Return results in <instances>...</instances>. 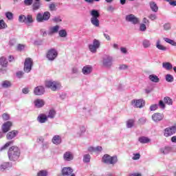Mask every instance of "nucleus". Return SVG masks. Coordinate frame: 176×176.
<instances>
[{"mask_svg": "<svg viewBox=\"0 0 176 176\" xmlns=\"http://www.w3.org/2000/svg\"><path fill=\"white\" fill-rule=\"evenodd\" d=\"M8 155L11 162H16L20 157V148L16 146H13L9 148Z\"/></svg>", "mask_w": 176, "mask_h": 176, "instance_id": "f257e3e1", "label": "nucleus"}, {"mask_svg": "<svg viewBox=\"0 0 176 176\" xmlns=\"http://www.w3.org/2000/svg\"><path fill=\"white\" fill-rule=\"evenodd\" d=\"M91 23L94 27H100V12L97 10H92L90 12Z\"/></svg>", "mask_w": 176, "mask_h": 176, "instance_id": "f03ea898", "label": "nucleus"}, {"mask_svg": "<svg viewBox=\"0 0 176 176\" xmlns=\"http://www.w3.org/2000/svg\"><path fill=\"white\" fill-rule=\"evenodd\" d=\"M45 86L48 89H51L52 91H57L61 89V84L58 81L47 80L45 82Z\"/></svg>", "mask_w": 176, "mask_h": 176, "instance_id": "7ed1b4c3", "label": "nucleus"}, {"mask_svg": "<svg viewBox=\"0 0 176 176\" xmlns=\"http://www.w3.org/2000/svg\"><path fill=\"white\" fill-rule=\"evenodd\" d=\"M102 162L106 164H116L118 163V157L116 155L111 157L106 154L102 157Z\"/></svg>", "mask_w": 176, "mask_h": 176, "instance_id": "20e7f679", "label": "nucleus"}, {"mask_svg": "<svg viewBox=\"0 0 176 176\" xmlns=\"http://www.w3.org/2000/svg\"><path fill=\"white\" fill-rule=\"evenodd\" d=\"M50 19V12H45L43 14L41 12H38L36 16L37 23H43V21H47Z\"/></svg>", "mask_w": 176, "mask_h": 176, "instance_id": "39448f33", "label": "nucleus"}, {"mask_svg": "<svg viewBox=\"0 0 176 176\" xmlns=\"http://www.w3.org/2000/svg\"><path fill=\"white\" fill-rule=\"evenodd\" d=\"M57 56H58L57 50L52 48L47 51L46 58L49 61H54L57 58Z\"/></svg>", "mask_w": 176, "mask_h": 176, "instance_id": "423d86ee", "label": "nucleus"}, {"mask_svg": "<svg viewBox=\"0 0 176 176\" xmlns=\"http://www.w3.org/2000/svg\"><path fill=\"white\" fill-rule=\"evenodd\" d=\"M100 45L101 43H100V41L95 38L93 41V43L89 44L88 47L91 53L96 54L97 53V49H100Z\"/></svg>", "mask_w": 176, "mask_h": 176, "instance_id": "0eeeda50", "label": "nucleus"}, {"mask_svg": "<svg viewBox=\"0 0 176 176\" xmlns=\"http://www.w3.org/2000/svg\"><path fill=\"white\" fill-rule=\"evenodd\" d=\"M32 65H34V62L31 58H28L25 60L23 71L28 74L31 72V69H32Z\"/></svg>", "mask_w": 176, "mask_h": 176, "instance_id": "6e6552de", "label": "nucleus"}, {"mask_svg": "<svg viewBox=\"0 0 176 176\" xmlns=\"http://www.w3.org/2000/svg\"><path fill=\"white\" fill-rule=\"evenodd\" d=\"M176 133V126H171L166 128L164 130V135L167 138L168 137H171V135H174Z\"/></svg>", "mask_w": 176, "mask_h": 176, "instance_id": "1a4fd4ad", "label": "nucleus"}, {"mask_svg": "<svg viewBox=\"0 0 176 176\" xmlns=\"http://www.w3.org/2000/svg\"><path fill=\"white\" fill-rule=\"evenodd\" d=\"M125 20L129 23H131V24H133L134 25L140 23V19H138L133 14L126 15L125 17Z\"/></svg>", "mask_w": 176, "mask_h": 176, "instance_id": "9d476101", "label": "nucleus"}, {"mask_svg": "<svg viewBox=\"0 0 176 176\" xmlns=\"http://www.w3.org/2000/svg\"><path fill=\"white\" fill-rule=\"evenodd\" d=\"M113 61V58L112 56L106 55L103 57L102 64L104 67L107 68H111L112 67V62Z\"/></svg>", "mask_w": 176, "mask_h": 176, "instance_id": "9b49d317", "label": "nucleus"}, {"mask_svg": "<svg viewBox=\"0 0 176 176\" xmlns=\"http://www.w3.org/2000/svg\"><path fill=\"white\" fill-rule=\"evenodd\" d=\"M131 105L134 108H142L145 106V100L142 99H133L131 100Z\"/></svg>", "mask_w": 176, "mask_h": 176, "instance_id": "f8f14e48", "label": "nucleus"}, {"mask_svg": "<svg viewBox=\"0 0 176 176\" xmlns=\"http://www.w3.org/2000/svg\"><path fill=\"white\" fill-rule=\"evenodd\" d=\"M152 120L153 122H160L164 119V114L160 113H155L152 116Z\"/></svg>", "mask_w": 176, "mask_h": 176, "instance_id": "ddd939ff", "label": "nucleus"}, {"mask_svg": "<svg viewBox=\"0 0 176 176\" xmlns=\"http://www.w3.org/2000/svg\"><path fill=\"white\" fill-rule=\"evenodd\" d=\"M34 93L36 96H42V94H45V87L43 86H38L34 89Z\"/></svg>", "mask_w": 176, "mask_h": 176, "instance_id": "4468645a", "label": "nucleus"}, {"mask_svg": "<svg viewBox=\"0 0 176 176\" xmlns=\"http://www.w3.org/2000/svg\"><path fill=\"white\" fill-rule=\"evenodd\" d=\"M93 72V67L91 65H85L82 69V72L83 75H90Z\"/></svg>", "mask_w": 176, "mask_h": 176, "instance_id": "2eb2a0df", "label": "nucleus"}, {"mask_svg": "<svg viewBox=\"0 0 176 176\" xmlns=\"http://www.w3.org/2000/svg\"><path fill=\"white\" fill-rule=\"evenodd\" d=\"M62 174L63 175H65V176H71L75 173H74V170H72L71 167H68V168L65 167L62 170Z\"/></svg>", "mask_w": 176, "mask_h": 176, "instance_id": "dca6fc26", "label": "nucleus"}, {"mask_svg": "<svg viewBox=\"0 0 176 176\" xmlns=\"http://www.w3.org/2000/svg\"><path fill=\"white\" fill-rule=\"evenodd\" d=\"M59 30H60V25H58L50 27L49 29L48 35H53V34H57Z\"/></svg>", "mask_w": 176, "mask_h": 176, "instance_id": "f3484780", "label": "nucleus"}, {"mask_svg": "<svg viewBox=\"0 0 176 176\" xmlns=\"http://www.w3.org/2000/svg\"><path fill=\"white\" fill-rule=\"evenodd\" d=\"M47 119V116L45 113H41L37 117V120L39 123H46Z\"/></svg>", "mask_w": 176, "mask_h": 176, "instance_id": "a211bd4d", "label": "nucleus"}, {"mask_svg": "<svg viewBox=\"0 0 176 176\" xmlns=\"http://www.w3.org/2000/svg\"><path fill=\"white\" fill-rule=\"evenodd\" d=\"M155 46L158 50H162V52H166V50H167V47L162 45L160 39L157 40Z\"/></svg>", "mask_w": 176, "mask_h": 176, "instance_id": "6ab92c4d", "label": "nucleus"}, {"mask_svg": "<svg viewBox=\"0 0 176 176\" xmlns=\"http://www.w3.org/2000/svg\"><path fill=\"white\" fill-rule=\"evenodd\" d=\"M10 127H12V123L10 122L4 123L2 126L3 133H8L10 130Z\"/></svg>", "mask_w": 176, "mask_h": 176, "instance_id": "aec40b11", "label": "nucleus"}, {"mask_svg": "<svg viewBox=\"0 0 176 176\" xmlns=\"http://www.w3.org/2000/svg\"><path fill=\"white\" fill-rule=\"evenodd\" d=\"M171 152V147L170 146H164L160 149V153L162 155H168Z\"/></svg>", "mask_w": 176, "mask_h": 176, "instance_id": "412c9836", "label": "nucleus"}, {"mask_svg": "<svg viewBox=\"0 0 176 176\" xmlns=\"http://www.w3.org/2000/svg\"><path fill=\"white\" fill-rule=\"evenodd\" d=\"M52 143L54 144V145H60V144H61V136L58 135H55L52 138Z\"/></svg>", "mask_w": 176, "mask_h": 176, "instance_id": "4be33fe9", "label": "nucleus"}, {"mask_svg": "<svg viewBox=\"0 0 176 176\" xmlns=\"http://www.w3.org/2000/svg\"><path fill=\"white\" fill-rule=\"evenodd\" d=\"M45 105V101L42 99H36L34 100V106L36 108H42Z\"/></svg>", "mask_w": 176, "mask_h": 176, "instance_id": "5701e85b", "label": "nucleus"}, {"mask_svg": "<svg viewBox=\"0 0 176 176\" xmlns=\"http://www.w3.org/2000/svg\"><path fill=\"white\" fill-rule=\"evenodd\" d=\"M63 157L64 160H66V162H71V160H74V155H72L71 152L67 151L65 153Z\"/></svg>", "mask_w": 176, "mask_h": 176, "instance_id": "b1692460", "label": "nucleus"}, {"mask_svg": "<svg viewBox=\"0 0 176 176\" xmlns=\"http://www.w3.org/2000/svg\"><path fill=\"white\" fill-rule=\"evenodd\" d=\"M19 134L17 131H12L7 134V140H13Z\"/></svg>", "mask_w": 176, "mask_h": 176, "instance_id": "393cba45", "label": "nucleus"}, {"mask_svg": "<svg viewBox=\"0 0 176 176\" xmlns=\"http://www.w3.org/2000/svg\"><path fill=\"white\" fill-rule=\"evenodd\" d=\"M148 79L151 80V82H153L154 83H159V82H160V78H159V77L155 74H151L148 76Z\"/></svg>", "mask_w": 176, "mask_h": 176, "instance_id": "a878e982", "label": "nucleus"}, {"mask_svg": "<svg viewBox=\"0 0 176 176\" xmlns=\"http://www.w3.org/2000/svg\"><path fill=\"white\" fill-rule=\"evenodd\" d=\"M149 5L152 12H154L155 13L157 12V10H159V7L157 6V4H156V3H155L154 1H151L149 3Z\"/></svg>", "mask_w": 176, "mask_h": 176, "instance_id": "bb28decb", "label": "nucleus"}, {"mask_svg": "<svg viewBox=\"0 0 176 176\" xmlns=\"http://www.w3.org/2000/svg\"><path fill=\"white\" fill-rule=\"evenodd\" d=\"M138 141L140 144H148V142H151V139L147 137L142 136L139 138Z\"/></svg>", "mask_w": 176, "mask_h": 176, "instance_id": "cd10ccee", "label": "nucleus"}, {"mask_svg": "<svg viewBox=\"0 0 176 176\" xmlns=\"http://www.w3.org/2000/svg\"><path fill=\"white\" fill-rule=\"evenodd\" d=\"M1 87L3 89H8V87H12V82L9 80H4L1 82Z\"/></svg>", "mask_w": 176, "mask_h": 176, "instance_id": "c85d7f7f", "label": "nucleus"}, {"mask_svg": "<svg viewBox=\"0 0 176 176\" xmlns=\"http://www.w3.org/2000/svg\"><path fill=\"white\" fill-rule=\"evenodd\" d=\"M9 167H12V164L9 162H4L0 166V170L4 171V170H6V168H9Z\"/></svg>", "mask_w": 176, "mask_h": 176, "instance_id": "c756f323", "label": "nucleus"}, {"mask_svg": "<svg viewBox=\"0 0 176 176\" xmlns=\"http://www.w3.org/2000/svg\"><path fill=\"white\" fill-rule=\"evenodd\" d=\"M162 67L166 71H170V69H173V65L168 62H165L162 63Z\"/></svg>", "mask_w": 176, "mask_h": 176, "instance_id": "7c9ffc66", "label": "nucleus"}, {"mask_svg": "<svg viewBox=\"0 0 176 176\" xmlns=\"http://www.w3.org/2000/svg\"><path fill=\"white\" fill-rule=\"evenodd\" d=\"M88 151L89 152H101V151H102V147L100 146L97 147H89Z\"/></svg>", "mask_w": 176, "mask_h": 176, "instance_id": "2f4dec72", "label": "nucleus"}, {"mask_svg": "<svg viewBox=\"0 0 176 176\" xmlns=\"http://www.w3.org/2000/svg\"><path fill=\"white\" fill-rule=\"evenodd\" d=\"M32 23H34V18L32 17V15L28 14L25 18V24H32Z\"/></svg>", "mask_w": 176, "mask_h": 176, "instance_id": "473e14b6", "label": "nucleus"}, {"mask_svg": "<svg viewBox=\"0 0 176 176\" xmlns=\"http://www.w3.org/2000/svg\"><path fill=\"white\" fill-rule=\"evenodd\" d=\"M0 64L1 67H8V60H6V58L3 56L0 58Z\"/></svg>", "mask_w": 176, "mask_h": 176, "instance_id": "72a5a7b5", "label": "nucleus"}, {"mask_svg": "<svg viewBox=\"0 0 176 176\" xmlns=\"http://www.w3.org/2000/svg\"><path fill=\"white\" fill-rule=\"evenodd\" d=\"M142 45L144 49H148V47H151V41L145 39L142 41Z\"/></svg>", "mask_w": 176, "mask_h": 176, "instance_id": "f704fd0d", "label": "nucleus"}, {"mask_svg": "<svg viewBox=\"0 0 176 176\" xmlns=\"http://www.w3.org/2000/svg\"><path fill=\"white\" fill-rule=\"evenodd\" d=\"M58 35L60 38H67V35H68V34L67 33L66 30H60L58 31Z\"/></svg>", "mask_w": 176, "mask_h": 176, "instance_id": "c9c22d12", "label": "nucleus"}, {"mask_svg": "<svg viewBox=\"0 0 176 176\" xmlns=\"http://www.w3.org/2000/svg\"><path fill=\"white\" fill-rule=\"evenodd\" d=\"M41 8V2L39 1H35L32 4V10H38V9Z\"/></svg>", "mask_w": 176, "mask_h": 176, "instance_id": "e433bc0d", "label": "nucleus"}, {"mask_svg": "<svg viewBox=\"0 0 176 176\" xmlns=\"http://www.w3.org/2000/svg\"><path fill=\"white\" fill-rule=\"evenodd\" d=\"M164 104H167L168 105H173V99H171L168 96H166L164 98Z\"/></svg>", "mask_w": 176, "mask_h": 176, "instance_id": "4c0bfd02", "label": "nucleus"}, {"mask_svg": "<svg viewBox=\"0 0 176 176\" xmlns=\"http://www.w3.org/2000/svg\"><path fill=\"white\" fill-rule=\"evenodd\" d=\"M54 116H56V111L52 109L50 110L48 115L47 116V118L49 119H54Z\"/></svg>", "mask_w": 176, "mask_h": 176, "instance_id": "58836bf2", "label": "nucleus"}, {"mask_svg": "<svg viewBox=\"0 0 176 176\" xmlns=\"http://www.w3.org/2000/svg\"><path fill=\"white\" fill-rule=\"evenodd\" d=\"M165 79L166 82H168L169 83H171L174 82V76L171 74H166L165 76Z\"/></svg>", "mask_w": 176, "mask_h": 176, "instance_id": "ea45409f", "label": "nucleus"}, {"mask_svg": "<svg viewBox=\"0 0 176 176\" xmlns=\"http://www.w3.org/2000/svg\"><path fill=\"white\" fill-rule=\"evenodd\" d=\"M85 133H86V127L85 126H80V131L78 132V137H82Z\"/></svg>", "mask_w": 176, "mask_h": 176, "instance_id": "a19ab883", "label": "nucleus"}, {"mask_svg": "<svg viewBox=\"0 0 176 176\" xmlns=\"http://www.w3.org/2000/svg\"><path fill=\"white\" fill-rule=\"evenodd\" d=\"M164 41L166 42V43L172 45V46H176V42L174 40H171L168 38H164Z\"/></svg>", "mask_w": 176, "mask_h": 176, "instance_id": "79ce46f5", "label": "nucleus"}, {"mask_svg": "<svg viewBox=\"0 0 176 176\" xmlns=\"http://www.w3.org/2000/svg\"><path fill=\"white\" fill-rule=\"evenodd\" d=\"M8 28V24L5 23L3 19L0 20V30H5Z\"/></svg>", "mask_w": 176, "mask_h": 176, "instance_id": "37998d69", "label": "nucleus"}, {"mask_svg": "<svg viewBox=\"0 0 176 176\" xmlns=\"http://www.w3.org/2000/svg\"><path fill=\"white\" fill-rule=\"evenodd\" d=\"M12 144H13V141H10L6 143V144L0 148V151H3L6 149V148H9V146H10V145H12Z\"/></svg>", "mask_w": 176, "mask_h": 176, "instance_id": "c03bdc74", "label": "nucleus"}, {"mask_svg": "<svg viewBox=\"0 0 176 176\" xmlns=\"http://www.w3.org/2000/svg\"><path fill=\"white\" fill-rule=\"evenodd\" d=\"M134 126V120H129L126 122V127L128 129H131Z\"/></svg>", "mask_w": 176, "mask_h": 176, "instance_id": "a18cd8bd", "label": "nucleus"}, {"mask_svg": "<svg viewBox=\"0 0 176 176\" xmlns=\"http://www.w3.org/2000/svg\"><path fill=\"white\" fill-rule=\"evenodd\" d=\"M25 19H26V16L24 14H21L19 16V23H25Z\"/></svg>", "mask_w": 176, "mask_h": 176, "instance_id": "49530a36", "label": "nucleus"}, {"mask_svg": "<svg viewBox=\"0 0 176 176\" xmlns=\"http://www.w3.org/2000/svg\"><path fill=\"white\" fill-rule=\"evenodd\" d=\"M6 17H7L8 20H13V13L10 12H6Z\"/></svg>", "mask_w": 176, "mask_h": 176, "instance_id": "de8ad7c7", "label": "nucleus"}, {"mask_svg": "<svg viewBox=\"0 0 176 176\" xmlns=\"http://www.w3.org/2000/svg\"><path fill=\"white\" fill-rule=\"evenodd\" d=\"M83 162L84 163H89V162H90V155H85L83 157Z\"/></svg>", "mask_w": 176, "mask_h": 176, "instance_id": "09e8293b", "label": "nucleus"}, {"mask_svg": "<svg viewBox=\"0 0 176 176\" xmlns=\"http://www.w3.org/2000/svg\"><path fill=\"white\" fill-rule=\"evenodd\" d=\"M34 2V0H24L23 3L25 6H31Z\"/></svg>", "mask_w": 176, "mask_h": 176, "instance_id": "8fccbe9b", "label": "nucleus"}, {"mask_svg": "<svg viewBox=\"0 0 176 176\" xmlns=\"http://www.w3.org/2000/svg\"><path fill=\"white\" fill-rule=\"evenodd\" d=\"M38 176H47V170H42L38 171V173H37Z\"/></svg>", "mask_w": 176, "mask_h": 176, "instance_id": "3c124183", "label": "nucleus"}, {"mask_svg": "<svg viewBox=\"0 0 176 176\" xmlns=\"http://www.w3.org/2000/svg\"><path fill=\"white\" fill-rule=\"evenodd\" d=\"M49 9L50 10H51V12H54L55 10H57V8H56V4H54V3H50L49 5Z\"/></svg>", "mask_w": 176, "mask_h": 176, "instance_id": "603ef678", "label": "nucleus"}, {"mask_svg": "<svg viewBox=\"0 0 176 176\" xmlns=\"http://www.w3.org/2000/svg\"><path fill=\"white\" fill-rule=\"evenodd\" d=\"M140 31H142V32L146 31V25H145V23L140 24Z\"/></svg>", "mask_w": 176, "mask_h": 176, "instance_id": "864d4df0", "label": "nucleus"}, {"mask_svg": "<svg viewBox=\"0 0 176 176\" xmlns=\"http://www.w3.org/2000/svg\"><path fill=\"white\" fill-rule=\"evenodd\" d=\"M52 21H54V23H60V21H62L61 17L55 16L54 19H52Z\"/></svg>", "mask_w": 176, "mask_h": 176, "instance_id": "5fc2aeb1", "label": "nucleus"}, {"mask_svg": "<svg viewBox=\"0 0 176 176\" xmlns=\"http://www.w3.org/2000/svg\"><path fill=\"white\" fill-rule=\"evenodd\" d=\"M140 157H141V155L140 153H135L133 154L132 159L133 160H139Z\"/></svg>", "mask_w": 176, "mask_h": 176, "instance_id": "6e6d98bb", "label": "nucleus"}, {"mask_svg": "<svg viewBox=\"0 0 176 176\" xmlns=\"http://www.w3.org/2000/svg\"><path fill=\"white\" fill-rule=\"evenodd\" d=\"M16 76L17 78H19V79L23 78V76H24V72H21V71H19L16 72Z\"/></svg>", "mask_w": 176, "mask_h": 176, "instance_id": "4d7b16f0", "label": "nucleus"}, {"mask_svg": "<svg viewBox=\"0 0 176 176\" xmlns=\"http://www.w3.org/2000/svg\"><path fill=\"white\" fill-rule=\"evenodd\" d=\"M148 19H150V20H152V21H153L154 20H156V19H157V16H156V14H151L148 16Z\"/></svg>", "mask_w": 176, "mask_h": 176, "instance_id": "13d9d810", "label": "nucleus"}, {"mask_svg": "<svg viewBox=\"0 0 176 176\" xmlns=\"http://www.w3.org/2000/svg\"><path fill=\"white\" fill-rule=\"evenodd\" d=\"M171 28V25L170 23H165L164 25V30H165V31H168V30H170Z\"/></svg>", "mask_w": 176, "mask_h": 176, "instance_id": "bf43d9fd", "label": "nucleus"}, {"mask_svg": "<svg viewBox=\"0 0 176 176\" xmlns=\"http://www.w3.org/2000/svg\"><path fill=\"white\" fill-rule=\"evenodd\" d=\"M25 49V45L22 44H19L17 46V50L21 52V50H24Z\"/></svg>", "mask_w": 176, "mask_h": 176, "instance_id": "052dcab7", "label": "nucleus"}, {"mask_svg": "<svg viewBox=\"0 0 176 176\" xmlns=\"http://www.w3.org/2000/svg\"><path fill=\"white\" fill-rule=\"evenodd\" d=\"M159 107L162 108V109H164V108H166V104H164V102L163 100H160Z\"/></svg>", "mask_w": 176, "mask_h": 176, "instance_id": "680f3d73", "label": "nucleus"}, {"mask_svg": "<svg viewBox=\"0 0 176 176\" xmlns=\"http://www.w3.org/2000/svg\"><path fill=\"white\" fill-rule=\"evenodd\" d=\"M158 107L159 106L157 104H153L150 107V111H156V109H157Z\"/></svg>", "mask_w": 176, "mask_h": 176, "instance_id": "e2e57ef3", "label": "nucleus"}, {"mask_svg": "<svg viewBox=\"0 0 176 176\" xmlns=\"http://www.w3.org/2000/svg\"><path fill=\"white\" fill-rule=\"evenodd\" d=\"M2 118H3V120H9L10 116H9V114H8V113H3L2 115Z\"/></svg>", "mask_w": 176, "mask_h": 176, "instance_id": "0e129e2a", "label": "nucleus"}, {"mask_svg": "<svg viewBox=\"0 0 176 176\" xmlns=\"http://www.w3.org/2000/svg\"><path fill=\"white\" fill-rule=\"evenodd\" d=\"M127 68H129V66H127L126 65H120L119 67V69L121 70L127 69Z\"/></svg>", "mask_w": 176, "mask_h": 176, "instance_id": "69168bd1", "label": "nucleus"}, {"mask_svg": "<svg viewBox=\"0 0 176 176\" xmlns=\"http://www.w3.org/2000/svg\"><path fill=\"white\" fill-rule=\"evenodd\" d=\"M107 12H113V10H115V8H113V6H109V7H107Z\"/></svg>", "mask_w": 176, "mask_h": 176, "instance_id": "338daca9", "label": "nucleus"}, {"mask_svg": "<svg viewBox=\"0 0 176 176\" xmlns=\"http://www.w3.org/2000/svg\"><path fill=\"white\" fill-rule=\"evenodd\" d=\"M72 72V74H78L79 70L78 69V67H73Z\"/></svg>", "mask_w": 176, "mask_h": 176, "instance_id": "774afa93", "label": "nucleus"}]
</instances>
